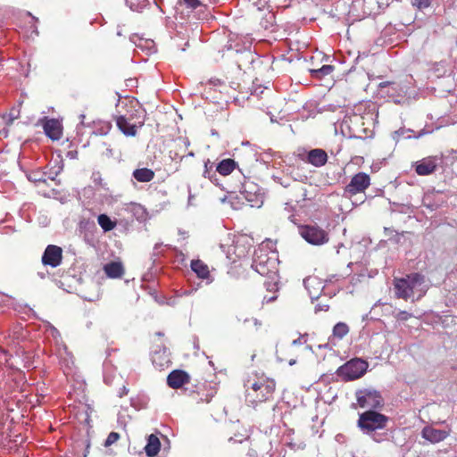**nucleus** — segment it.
<instances>
[{
    "instance_id": "obj_1",
    "label": "nucleus",
    "mask_w": 457,
    "mask_h": 457,
    "mask_svg": "<svg viewBox=\"0 0 457 457\" xmlns=\"http://www.w3.org/2000/svg\"><path fill=\"white\" fill-rule=\"evenodd\" d=\"M245 401L256 406L274 399L276 382L264 374L253 373L247 377L244 383Z\"/></svg>"
},
{
    "instance_id": "obj_2",
    "label": "nucleus",
    "mask_w": 457,
    "mask_h": 457,
    "mask_svg": "<svg viewBox=\"0 0 457 457\" xmlns=\"http://www.w3.org/2000/svg\"><path fill=\"white\" fill-rule=\"evenodd\" d=\"M393 286L395 297L405 301L411 298L414 301L415 295L416 300H420L428 289L425 276L420 272H412L403 278L395 277Z\"/></svg>"
},
{
    "instance_id": "obj_3",
    "label": "nucleus",
    "mask_w": 457,
    "mask_h": 457,
    "mask_svg": "<svg viewBox=\"0 0 457 457\" xmlns=\"http://www.w3.org/2000/svg\"><path fill=\"white\" fill-rule=\"evenodd\" d=\"M388 417L378 411L369 410L359 415L357 425L365 434H370L386 428Z\"/></svg>"
},
{
    "instance_id": "obj_4",
    "label": "nucleus",
    "mask_w": 457,
    "mask_h": 457,
    "mask_svg": "<svg viewBox=\"0 0 457 457\" xmlns=\"http://www.w3.org/2000/svg\"><path fill=\"white\" fill-rule=\"evenodd\" d=\"M299 233L305 241L314 245H324L329 240L328 233L317 224L302 225Z\"/></svg>"
},
{
    "instance_id": "obj_5",
    "label": "nucleus",
    "mask_w": 457,
    "mask_h": 457,
    "mask_svg": "<svg viewBox=\"0 0 457 457\" xmlns=\"http://www.w3.org/2000/svg\"><path fill=\"white\" fill-rule=\"evenodd\" d=\"M367 368V361L356 358L341 366L338 370V375L343 377L346 381L354 380L362 377Z\"/></svg>"
},
{
    "instance_id": "obj_6",
    "label": "nucleus",
    "mask_w": 457,
    "mask_h": 457,
    "mask_svg": "<svg viewBox=\"0 0 457 457\" xmlns=\"http://www.w3.org/2000/svg\"><path fill=\"white\" fill-rule=\"evenodd\" d=\"M357 403L361 408L378 409L382 407L384 400L376 390L362 389L356 392Z\"/></svg>"
},
{
    "instance_id": "obj_7",
    "label": "nucleus",
    "mask_w": 457,
    "mask_h": 457,
    "mask_svg": "<svg viewBox=\"0 0 457 457\" xmlns=\"http://www.w3.org/2000/svg\"><path fill=\"white\" fill-rule=\"evenodd\" d=\"M370 177L365 172H358L353 175L344 189V192L348 196H353L357 194L364 193L365 190L370 186Z\"/></svg>"
},
{
    "instance_id": "obj_8",
    "label": "nucleus",
    "mask_w": 457,
    "mask_h": 457,
    "mask_svg": "<svg viewBox=\"0 0 457 457\" xmlns=\"http://www.w3.org/2000/svg\"><path fill=\"white\" fill-rule=\"evenodd\" d=\"M378 94L383 97L391 98L395 103H400L404 95L403 87L395 81H384L378 84Z\"/></svg>"
},
{
    "instance_id": "obj_9",
    "label": "nucleus",
    "mask_w": 457,
    "mask_h": 457,
    "mask_svg": "<svg viewBox=\"0 0 457 457\" xmlns=\"http://www.w3.org/2000/svg\"><path fill=\"white\" fill-rule=\"evenodd\" d=\"M134 119L133 114L127 116L126 114H117L114 117V120L116 122L117 128L126 136V137H136L137 134V129L142 128L144 125V121H139L137 123H130V120Z\"/></svg>"
},
{
    "instance_id": "obj_10",
    "label": "nucleus",
    "mask_w": 457,
    "mask_h": 457,
    "mask_svg": "<svg viewBox=\"0 0 457 457\" xmlns=\"http://www.w3.org/2000/svg\"><path fill=\"white\" fill-rule=\"evenodd\" d=\"M42 263L52 268L58 267L62 262V249L55 245H48L42 255Z\"/></svg>"
},
{
    "instance_id": "obj_11",
    "label": "nucleus",
    "mask_w": 457,
    "mask_h": 457,
    "mask_svg": "<svg viewBox=\"0 0 457 457\" xmlns=\"http://www.w3.org/2000/svg\"><path fill=\"white\" fill-rule=\"evenodd\" d=\"M45 134L52 140H59L62 137V125L57 119L44 117L40 120Z\"/></svg>"
},
{
    "instance_id": "obj_12",
    "label": "nucleus",
    "mask_w": 457,
    "mask_h": 457,
    "mask_svg": "<svg viewBox=\"0 0 457 457\" xmlns=\"http://www.w3.org/2000/svg\"><path fill=\"white\" fill-rule=\"evenodd\" d=\"M451 433V429H437L432 426H425L421 430V436L430 444H438L446 439Z\"/></svg>"
},
{
    "instance_id": "obj_13",
    "label": "nucleus",
    "mask_w": 457,
    "mask_h": 457,
    "mask_svg": "<svg viewBox=\"0 0 457 457\" xmlns=\"http://www.w3.org/2000/svg\"><path fill=\"white\" fill-rule=\"evenodd\" d=\"M189 375L181 370H175L171 371L167 377V384L173 389L180 388L185 384L189 383Z\"/></svg>"
},
{
    "instance_id": "obj_14",
    "label": "nucleus",
    "mask_w": 457,
    "mask_h": 457,
    "mask_svg": "<svg viewBox=\"0 0 457 457\" xmlns=\"http://www.w3.org/2000/svg\"><path fill=\"white\" fill-rule=\"evenodd\" d=\"M303 161L308 162L315 167L324 166L328 162V154L325 150L320 148L312 149L307 153Z\"/></svg>"
},
{
    "instance_id": "obj_15",
    "label": "nucleus",
    "mask_w": 457,
    "mask_h": 457,
    "mask_svg": "<svg viewBox=\"0 0 457 457\" xmlns=\"http://www.w3.org/2000/svg\"><path fill=\"white\" fill-rule=\"evenodd\" d=\"M270 264H272V262L270 260L268 255L266 253H261L255 255L252 267L259 274L264 276L270 272Z\"/></svg>"
},
{
    "instance_id": "obj_16",
    "label": "nucleus",
    "mask_w": 457,
    "mask_h": 457,
    "mask_svg": "<svg viewBox=\"0 0 457 457\" xmlns=\"http://www.w3.org/2000/svg\"><path fill=\"white\" fill-rule=\"evenodd\" d=\"M103 270L105 275L110 278H120L125 272L121 262H110L104 266Z\"/></svg>"
},
{
    "instance_id": "obj_17",
    "label": "nucleus",
    "mask_w": 457,
    "mask_h": 457,
    "mask_svg": "<svg viewBox=\"0 0 457 457\" xmlns=\"http://www.w3.org/2000/svg\"><path fill=\"white\" fill-rule=\"evenodd\" d=\"M436 169V163L433 158H426L419 162L415 167V171L420 176H426L433 173Z\"/></svg>"
},
{
    "instance_id": "obj_18",
    "label": "nucleus",
    "mask_w": 457,
    "mask_h": 457,
    "mask_svg": "<svg viewBox=\"0 0 457 457\" xmlns=\"http://www.w3.org/2000/svg\"><path fill=\"white\" fill-rule=\"evenodd\" d=\"M161 448V442L157 436L151 434L148 436L147 444L145 446V451L147 456L154 457L157 455Z\"/></svg>"
},
{
    "instance_id": "obj_19",
    "label": "nucleus",
    "mask_w": 457,
    "mask_h": 457,
    "mask_svg": "<svg viewBox=\"0 0 457 457\" xmlns=\"http://www.w3.org/2000/svg\"><path fill=\"white\" fill-rule=\"evenodd\" d=\"M191 269L200 278H208L210 276L209 267L202 260H193L191 262Z\"/></svg>"
},
{
    "instance_id": "obj_20",
    "label": "nucleus",
    "mask_w": 457,
    "mask_h": 457,
    "mask_svg": "<svg viewBox=\"0 0 457 457\" xmlns=\"http://www.w3.org/2000/svg\"><path fill=\"white\" fill-rule=\"evenodd\" d=\"M133 178L142 183L150 182L154 179L155 173L153 170L148 168L136 169L133 171Z\"/></svg>"
},
{
    "instance_id": "obj_21",
    "label": "nucleus",
    "mask_w": 457,
    "mask_h": 457,
    "mask_svg": "<svg viewBox=\"0 0 457 457\" xmlns=\"http://www.w3.org/2000/svg\"><path fill=\"white\" fill-rule=\"evenodd\" d=\"M237 162L230 158L224 159L217 165L216 170L222 176H228L236 169Z\"/></svg>"
},
{
    "instance_id": "obj_22",
    "label": "nucleus",
    "mask_w": 457,
    "mask_h": 457,
    "mask_svg": "<svg viewBox=\"0 0 457 457\" xmlns=\"http://www.w3.org/2000/svg\"><path fill=\"white\" fill-rule=\"evenodd\" d=\"M97 222L104 232L112 230L117 225L116 221L112 220L110 217L106 214L98 215Z\"/></svg>"
},
{
    "instance_id": "obj_23",
    "label": "nucleus",
    "mask_w": 457,
    "mask_h": 457,
    "mask_svg": "<svg viewBox=\"0 0 457 457\" xmlns=\"http://www.w3.org/2000/svg\"><path fill=\"white\" fill-rule=\"evenodd\" d=\"M349 327L346 323L338 322L333 328V337L338 339H342L349 333Z\"/></svg>"
},
{
    "instance_id": "obj_24",
    "label": "nucleus",
    "mask_w": 457,
    "mask_h": 457,
    "mask_svg": "<svg viewBox=\"0 0 457 457\" xmlns=\"http://www.w3.org/2000/svg\"><path fill=\"white\" fill-rule=\"evenodd\" d=\"M266 288L268 291L271 293L270 295H263L262 302L263 303H270L272 301H275L278 297L277 291H278V285L277 283L272 282H265L264 283Z\"/></svg>"
},
{
    "instance_id": "obj_25",
    "label": "nucleus",
    "mask_w": 457,
    "mask_h": 457,
    "mask_svg": "<svg viewBox=\"0 0 457 457\" xmlns=\"http://www.w3.org/2000/svg\"><path fill=\"white\" fill-rule=\"evenodd\" d=\"M241 429L242 432L237 431V433H235L234 436L229 438V441H233L234 443H242L248 440L250 437L249 430L244 427H242Z\"/></svg>"
},
{
    "instance_id": "obj_26",
    "label": "nucleus",
    "mask_w": 457,
    "mask_h": 457,
    "mask_svg": "<svg viewBox=\"0 0 457 457\" xmlns=\"http://www.w3.org/2000/svg\"><path fill=\"white\" fill-rule=\"evenodd\" d=\"M332 71L333 66L331 65H323L320 69L312 71L313 76L319 79L330 74Z\"/></svg>"
},
{
    "instance_id": "obj_27",
    "label": "nucleus",
    "mask_w": 457,
    "mask_h": 457,
    "mask_svg": "<svg viewBox=\"0 0 457 457\" xmlns=\"http://www.w3.org/2000/svg\"><path fill=\"white\" fill-rule=\"evenodd\" d=\"M146 0H126L127 4L133 11H139L146 5Z\"/></svg>"
},
{
    "instance_id": "obj_28",
    "label": "nucleus",
    "mask_w": 457,
    "mask_h": 457,
    "mask_svg": "<svg viewBox=\"0 0 457 457\" xmlns=\"http://www.w3.org/2000/svg\"><path fill=\"white\" fill-rule=\"evenodd\" d=\"M178 4L179 5H185L191 10H195L202 4L200 0H179Z\"/></svg>"
},
{
    "instance_id": "obj_29",
    "label": "nucleus",
    "mask_w": 457,
    "mask_h": 457,
    "mask_svg": "<svg viewBox=\"0 0 457 457\" xmlns=\"http://www.w3.org/2000/svg\"><path fill=\"white\" fill-rule=\"evenodd\" d=\"M368 435L372 438L373 441H375L377 443H381V442L386 440L388 437V434L386 432L380 433V432H378V430L373 433L368 434Z\"/></svg>"
},
{
    "instance_id": "obj_30",
    "label": "nucleus",
    "mask_w": 457,
    "mask_h": 457,
    "mask_svg": "<svg viewBox=\"0 0 457 457\" xmlns=\"http://www.w3.org/2000/svg\"><path fill=\"white\" fill-rule=\"evenodd\" d=\"M205 85H210L214 87H221L226 85V81L219 78H211L205 82Z\"/></svg>"
},
{
    "instance_id": "obj_31",
    "label": "nucleus",
    "mask_w": 457,
    "mask_h": 457,
    "mask_svg": "<svg viewBox=\"0 0 457 457\" xmlns=\"http://www.w3.org/2000/svg\"><path fill=\"white\" fill-rule=\"evenodd\" d=\"M120 438V434L117 433V432H111L105 442H104V446L105 447H108V446H111L112 445H113L114 443H116Z\"/></svg>"
},
{
    "instance_id": "obj_32",
    "label": "nucleus",
    "mask_w": 457,
    "mask_h": 457,
    "mask_svg": "<svg viewBox=\"0 0 457 457\" xmlns=\"http://www.w3.org/2000/svg\"><path fill=\"white\" fill-rule=\"evenodd\" d=\"M399 321H406L412 317V314L406 311H400L395 315Z\"/></svg>"
},
{
    "instance_id": "obj_33",
    "label": "nucleus",
    "mask_w": 457,
    "mask_h": 457,
    "mask_svg": "<svg viewBox=\"0 0 457 457\" xmlns=\"http://www.w3.org/2000/svg\"><path fill=\"white\" fill-rule=\"evenodd\" d=\"M429 0H413L412 4L419 9L426 8L429 5Z\"/></svg>"
},
{
    "instance_id": "obj_34",
    "label": "nucleus",
    "mask_w": 457,
    "mask_h": 457,
    "mask_svg": "<svg viewBox=\"0 0 457 457\" xmlns=\"http://www.w3.org/2000/svg\"><path fill=\"white\" fill-rule=\"evenodd\" d=\"M288 446L292 449V450H303L306 446V445L303 443V442H301L299 444H296L295 442H290L288 443Z\"/></svg>"
},
{
    "instance_id": "obj_35",
    "label": "nucleus",
    "mask_w": 457,
    "mask_h": 457,
    "mask_svg": "<svg viewBox=\"0 0 457 457\" xmlns=\"http://www.w3.org/2000/svg\"><path fill=\"white\" fill-rule=\"evenodd\" d=\"M428 200V197H426V198L424 199V203H425V205H426V206H428V208H430V209H432V210H433V209H436V208H437V207H438L437 205L434 206V205H432V204H427L426 202H427Z\"/></svg>"
},
{
    "instance_id": "obj_36",
    "label": "nucleus",
    "mask_w": 457,
    "mask_h": 457,
    "mask_svg": "<svg viewBox=\"0 0 457 457\" xmlns=\"http://www.w3.org/2000/svg\"><path fill=\"white\" fill-rule=\"evenodd\" d=\"M29 179L34 180V181H41L42 180L41 178H37L36 176L35 177L29 176ZM43 181H45V179H43Z\"/></svg>"
},
{
    "instance_id": "obj_37",
    "label": "nucleus",
    "mask_w": 457,
    "mask_h": 457,
    "mask_svg": "<svg viewBox=\"0 0 457 457\" xmlns=\"http://www.w3.org/2000/svg\"><path fill=\"white\" fill-rule=\"evenodd\" d=\"M122 390H123V391H122V393H120V397H121L122 395H127V394H128V391L126 390V388H125V387H123V389H122Z\"/></svg>"
},
{
    "instance_id": "obj_38",
    "label": "nucleus",
    "mask_w": 457,
    "mask_h": 457,
    "mask_svg": "<svg viewBox=\"0 0 457 457\" xmlns=\"http://www.w3.org/2000/svg\"><path fill=\"white\" fill-rule=\"evenodd\" d=\"M289 365H294L295 363V360H290L288 361Z\"/></svg>"
},
{
    "instance_id": "obj_39",
    "label": "nucleus",
    "mask_w": 457,
    "mask_h": 457,
    "mask_svg": "<svg viewBox=\"0 0 457 457\" xmlns=\"http://www.w3.org/2000/svg\"><path fill=\"white\" fill-rule=\"evenodd\" d=\"M13 119H15V117H13V118H10V119H9V121L7 122V124L12 123V121L13 120Z\"/></svg>"
}]
</instances>
